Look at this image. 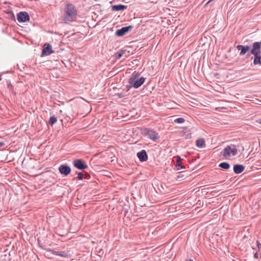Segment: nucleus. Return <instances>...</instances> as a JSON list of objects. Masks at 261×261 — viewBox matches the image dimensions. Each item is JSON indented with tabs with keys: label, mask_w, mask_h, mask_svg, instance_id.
I'll return each mask as SVG.
<instances>
[{
	"label": "nucleus",
	"mask_w": 261,
	"mask_h": 261,
	"mask_svg": "<svg viewBox=\"0 0 261 261\" xmlns=\"http://www.w3.org/2000/svg\"><path fill=\"white\" fill-rule=\"evenodd\" d=\"M77 15L75 7L72 4H68L65 6V15L63 21L65 23H68L75 20Z\"/></svg>",
	"instance_id": "f257e3e1"
},
{
	"label": "nucleus",
	"mask_w": 261,
	"mask_h": 261,
	"mask_svg": "<svg viewBox=\"0 0 261 261\" xmlns=\"http://www.w3.org/2000/svg\"><path fill=\"white\" fill-rule=\"evenodd\" d=\"M232 148L231 146L228 145L221 152L222 155L225 158L228 159L230 157L231 155L232 156L236 155L238 153V149L233 145Z\"/></svg>",
	"instance_id": "f03ea898"
},
{
	"label": "nucleus",
	"mask_w": 261,
	"mask_h": 261,
	"mask_svg": "<svg viewBox=\"0 0 261 261\" xmlns=\"http://www.w3.org/2000/svg\"><path fill=\"white\" fill-rule=\"evenodd\" d=\"M135 78L136 77L129 78L128 79V83L133 87L137 89L141 87L144 84L146 78L144 77L138 79Z\"/></svg>",
	"instance_id": "7ed1b4c3"
},
{
	"label": "nucleus",
	"mask_w": 261,
	"mask_h": 261,
	"mask_svg": "<svg viewBox=\"0 0 261 261\" xmlns=\"http://www.w3.org/2000/svg\"><path fill=\"white\" fill-rule=\"evenodd\" d=\"M144 133L145 136L154 142H157L160 138L158 133L153 129L146 128L144 131Z\"/></svg>",
	"instance_id": "20e7f679"
},
{
	"label": "nucleus",
	"mask_w": 261,
	"mask_h": 261,
	"mask_svg": "<svg viewBox=\"0 0 261 261\" xmlns=\"http://www.w3.org/2000/svg\"><path fill=\"white\" fill-rule=\"evenodd\" d=\"M252 46L250 54L254 55V57L261 54V41L253 43Z\"/></svg>",
	"instance_id": "39448f33"
},
{
	"label": "nucleus",
	"mask_w": 261,
	"mask_h": 261,
	"mask_svg": "<svg viewBox=\"0 0 261 261\" xmlns=\"http://www.w3.org/2000/svg\"><path fill=\"white\" fill-rule=\"evenodd\" d=\"M73 165L79 170H83L88 168L87 165L83 160L80 159H77L73 160Z\"/></svg>",
	"instance_id": "423d86ee"
},
{
	"label": "nucleus",
	"mask_w": 261,
	"mask_h": 261,
	"mask_svg": "<svg viewBox=\"0 0 261 261\" xmlns=\"http://www.w3.org/2000/svg\"><path fill=\"white\" fill-rule=\"evenodd\" d=\"M17 19L19 22H25L29 21L30 17L28 12H20L17 14Z\"/></svg>",
	"instance_id": "0eeeda50"
},
{
	"label": "nucleus",
	"mask_w": 261,
	"mask_h": 261,
	"mask_svg": "<svg viewBox=\"0 0 261 261\" xmlns=\"http://www.w3.org/2000/svg\"><path fill=\"white\" fill-rule=\"evenodd\" d=\"M134 27L133 25H128L120 29L117 30L115 32V35L118 37H122L127 33L128 32L133 29Z\"/></svg>",
	"instance_id": "6e6552de"
},
{
	"label": "nucleus",
	"mask_w": 261,
	"mask_h": 261,
	"mask_svg": "<svg viewBox=\"0 0 261 261\" xmlns=\"http://www.w3.org/2000/svg\"><path fill=\"white\" fill-rule=\"evenodd\" d=\"M190 171L188 170H184L177 173V175L175 177L176 181H181L190 175Z\"/></svg>",
	"instance_id": "1a4fd4ad"
},
{
	"label": "nucleus",
	"mask_w": 261,
	"mask_h": 261,
	"mask_svg": "<svg viewBox=\"0 0 261 261\" xmlns=\"http://www.w3.org/2000/svg\"><path fill=\"white\" fill-rule=\"evenodd\" d=\"M54 53V51L52 49L51 45L49 43H46L44 44L41 56L43 57L48 56Z\"/></svg>",
	"instance_id": "9d476101"
},
{
	"label": "nucleus",
	"mask_w": 261,
	"mask_h": 261,
	"mask_svg": "<svg viewBox=\"0 0 261 261\" xmlns=\"http://www.w3.org/2000/svg\"><path fill=\"white\" fill-rule=\"evenodd\" d=\"M59 171L62 175L67 176L71 172L70 167L66 164L61 165L59 167Z\"/></svg>",
	"instance_id": "9b49d317"
},
{
	"label": "nucleus",
	"mask_w": 261,
	"mask_h": 261,
	"mask_svg": "<svg viewBox=\"0 0 261 261\" xmlns=\"http://www.w3.org/2000/svg\"><path fill=\"white\" fill-rule=\"evenodd\" d=\"M182 159L179 156H177L176 158V163L175 164V170H179L181 169H186V166L182 165L181 163Z\"/></svg>",
	"instance_id": "f8f14e48"
},
{
	"label": "nucleus",
	"mask_w": 261,
	"mask_h": 261,
	"mask_svg": "<svg viewBox=\"0 0 261 261\" xmlns=\"http://www.w3.org/2000/svg\"><path fill=\"white\" fill-rule=\"evenodd\" d=\"M236 47L239 50H240L239 53V55L240 56H242L246 54L250 50V46L248 45H238Z\"/></svg>",
	"instance_id": "ddd939ff"
},
{
	"label": "nucleus",
	"mask_w": 261,
	"mask_h": 261,
	"mask_svg": "<svg viewBox=\"0 0 261 261\" xmlns=\"http://www.w3.org/2000/svg\"><path fill=\"white\" fill-rule=\"evenodd\" d=\"M137 156L141 162H145L148 160V155L145 150H142L138 152Z\"/></svg>",
	"instance_id": "4468645a"
},
{
	"label": "nucleus",
	"mask_w": 261,
	"mask_h": 261,
	"mask_svg": "<svg viewBox=\"0 0 261 261\" xmlns=\"http://www.w3.org/2000/svg\"><path fill=\"white\" fill-rule=\"evenodd\" d=\"M50 251L51 253L55 255L60 256L61 257H68L70 256V255L68 253L65 251H57L54 249L50 250Z\"/></svg>",
	"instance_id": "2eb2a0df"
},
{
	"label": "nucleus",
	"mask_w": 261,
	"mask_h": 261,
	"mask_svg": "<svg viewBox=\"0 0 261 261\" xmlns=\"http://www.w3.org/2000/svg\"><path fill=\"white\" fill-rule=\"evenodd\" d=\"M245 167L241 164H236L233 166V172L236 174H240L244 171Z\"/></svg>",
	"instance_id": "dca6fc26"
},
{
	"label": "nucleus",
	"mask_w": 261,
	"mask_h": 261,
	"mask_svg": "<svg viewBox=\"0 0 261 261\" xmlns=\"http://www.w3.org/2000/svg\"><path fill=\"white\" fill-rule=\"evenodd\" d=\"M127 8V6L122 4L113 5L111 6V9L114 11H124Z\"/></svg>",
	"instance_id": "f3484780"
},
{
	"label": "nucleus",
	"mask_w": 261,
	"mask_h": 261,
	"mask_svg": "<svg viewBox=\"0 0 261 261\" xmlns=\"http://www.w3.org/2000/svg\"><path fill=\"white\" fill-rule=\"evenodd\" d=\"M196 145L199 148H203L205 146V141L203 138H199L196 141Z\"/></svg>",
	"instance_id": "a211bd4d"
},
{
	"label": "nucleus",
	"mask_w": 261,
	"mask_h": 261,
	"mask_svg": "<svg viewBox=\"0 0 261 261\" xmlns=\"http://www.w3.org/2000/svg\"><path fill=\"white\" fill-rule=\"evenodd\" d=\"M219 167L224 169V170H228L230 168V164L226 162H222L219 164Z\"/></svg>",
	"instance_id": "6ab92c4d"
},
{
	"label": "nucleus",
	"mask_w": 261,
	"mask_h": 261,
	"mask_svg": "<svg viewBox=\"0 0 261 261\" xmlns=\"http://www.w3.org/2000/svg\"><path fill=\"white\" fill-rule=\"evenodd\" d=\"M125 53V50L123 49L119 50L115 54V57L116 59H120L123 54Z\"/></svg>",
	"instance_id": "aec40b11"
},
{
	"label": "nucleus",
	"mask_w": 261,
	"mask_h": 261,
	"mask_svg": "<svg viewBox=\"0 0 261 261\" xmlns=\"http://www.w3.org/2000/svg\"><path fill=\"white\" fill-rule=\"evenodd\" d=\"M253 64L254 65L259 64L261 65V55L260 54L255 56L253 60Z\"/></svg>",
	"instance_id": "412c9836"
},
{
	"label": "nucleus",
	"mask_w": 261,
	"mask_h": 261,
	"mask_svg": "<svg viewBox=\"0 0 261 261\" xmlns=\"http://www.w3.org/2000/svg\"><path fill=\"white\" fill-rule=\"evenodd\" d=\"M57 121V118L55 116H51L49 118V123L50 125H53Z\"/></svg>",
	"instance_id": "4be33fe9"
},
{
	"label": "nucleus",
	"mask_w": 261,
	"mask_h": 261,
	"mask_svg": "<svg viewBox=\"0 0 261 261\" xmlns=\"http://www.w3.org/2000/svg\"><path fill=\"white\" fill-rule=\"evenodd\" d=\"M185 121L184 118H178L174 120V122L176 123H182Z\"/></svg>",
	"instance_id": "5701e85b"
},
{
	"label": "nucleus",
	"mask_w": 261,
	"mask_h": 261,
	"mask_svg": "<svg viewBox=\"0 0 261 261\" xmlns=\"http://www.w3.org/2000/svg\"><path fill=\"white\" fill-rule=\"evenodd\" d=\"M140 75V73H139V72H136V71H135L133 74L132 75V76L130 77V78H134V77H136L135 79H138V78H139V76Z\"/></svg>",
	"instance_id": "b1692460"
},
{
	"label": "nucleus",
	"mask_w": 261,
	"mask_h": 261,
	"mask_svg": "<svg viewBox=\"0 0 261 261\" xmlns=\"http://www.w3.org/2000/svg\"><path fill=\"white\" fill-rule=\"evenodd\" d=\"M84 177V174L82 172H79L77 174V176L75 178L78 180H82Z\"/></svg>",
	"instance_id": "393cba45"
},
{
	"label": "nucleus",
	"mask_w": 261,
	"mask_h": 261,
	"mask_svg": "<svg viewBox=\"0 0 261 261\" xmlns=\"http://www.w3.org/2000/svg\"><path fill=\"white\" fill-rule=\"evenodd\" d=\"M256 243L258 248V251H261V244L258 241H256Z\"/></svg>",
	"instance_id": "a878e982"
},
{
	"label": "nucleus",
	"mask_w": 261,
	"mask_h": 261,
	"mask_svg": "<svg viewBox=\"0 0 261 261\" xmlns=\"http://www.w3.org/2000/svg\"><path fill=\"white\" fill-rule=\"evenodd\" d=\"M131 87H133V86H132L131 85H127V86H126L124 90H125L126 92H127L129 90V89L131 88Z\"/></svg>",
	"instance_id": "bb28decb"
},
{
	"label": "nucleus",
	"mask_w": 261,
	"mask_h": 261,
	"mask_svg": "<svg viewBox=\"0 0 261 261\" xmlns=\"http://www.w3.org/2000/svg\"><path fill=\"white\" fill-rule=\"evenodd\" d=\"M117 95L119 98H123L126 96L125 94H123L122 93H117Z\"/></svg>",
	"instance_id": "cd10ccee"
},
{
	"label": "nucleus",
	"mask_w": 261,
	"mask_h": 261,
	"mask_svg": "<svg viewBox=\"0 0 261 261\" xmlns=\"http://www.w3.org/2000/svg\"><path fill=\"white\" fill-rule=\"evenodd\" d=\"M85 179H89L90 178V175L89 173H86L85 176L84 177Z\"/></svg>",
	"instance_id": "c85d7f7f"
},
{
	"label": "nucleus",
	"mask_w": 261,
	"mask_h": 261,
	"mask_svg": "<svg viewBox=\"0 0 261 261\" xmlns=\"http://www.w3.org/2000/svg\"><path fill=\"white\" fill-rule=\"evenodd\" d=\"M254 257L256 259H258V252H256V253H255L254 254Z\"/></svg>",
	"instance_id": "c756f323"
},
{
	"label": "nucleus",
	"mask_w": 261,
	"mask_h": 261,
	"mask_svg": "<svg viewBox=\"0 0 261 261\" xmlns=\"http://www.w3.org/2000/svg\"><path fill=\"white\" fill-rule=\"evenodd\" d=\"M10 13L12 14V19L15 20V18L14 14L12 12H10Z\"/></svg>",
	"instance_id": "7c9ffc66"
},
{
	"label": "nucleus",
	"mask_w": 261,
	"mask_h": 261,
	"mask_svg": "<svg viewBox=\"0 0 261 261\" xmlns=\"http://www.w3.org/2000/svg\"><path fill=\"white\" fill-rule=\"evenodd\" d=\"M5 145V143L3 142H0V146L3 147Z\"/></svg>",
	"instance_id": "2f4dec72"
},
{
	"label": "nucleus",
	"mask_w": 261,
	"mask_h": 261,
	"mask_svg": "<svg viewBox=\"0 0 261 261\" xmlns=\"http://www.w3.org/2000/svg\"><path fill=\"white\" fill-rule=\"evenodd\" d=\"M252 55L250 53H248L247 54V56H246V58H248L250 57V55Z\"/></svg>",
	"instance_id": "473e14b6"
},
{
	"label": "nucleus",
	"mask_w": 261,
	"mask_h": 261,
	"mask_svg": "<svg viewBox=\"0 0 261 261\" xmlns=\"http://www.w3.org/2000/svg\"><path fill=\"white\" fill-rule=\"evenodd\" d=\"M12 87V85L10 83L8 84V88H10Z\"/></svg>",
	"instance_id": "72a5a7b5"
},
{
	"label": "nucleus",
	"mask_w": 261,
	"mask_h": 261,
	"mask_svg": "<svg viewBox=\"0 0 261 261\" xmlns=\"http://www.w3.org/2000/svg\"><path fill=\"white\" fill-rule=\"evenodd\" d=\"M213 1V0H209V1L207 2V3H206V4H207L210 3L211 1Z\"/></svg>",
	"instance_id": "f704fd0d"
},
{
	"label": "nucleus",
	"mask_w": 261,
	"mask_h": 261,
	"mask_svg": "<svg viewBox=\"0 0 261 261\" xmlns=\"http://www.w3.org/2000/svg\"><path fill=\"white\" fill-rule=\"evenodd\" d=\"M258 122L261 124V119H259Z\"/></svg>",
	"instance_id": "c9c22d12"
},
{
	"label": "nucleus",
	"mask_w": 261,
	"mask_h": 261,
	"mask_svg": "<svg viewBox=\"0 0 261 261\" xmlns=\"http://www.w3.org/2000/svg\"><path fill=\"white\" fill-rule=\"evenodd\" d=\"M187 261H193V260L191 259H189V260H187Z\"/></svg>",
	"instance_id": "e433bc0d"
}]
</instances>
